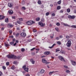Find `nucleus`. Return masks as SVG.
Returning <instances> with one entry per match:
<instances>
[{
	"label": "nucleus",
	"instance_id": "f257e3e1",
	"mask_svg": "<svg viewBox=\"0 0 76 76\" xmlns=\"http://www.w3.org/2000/svg\"><path fill=\"white\" fill-rule=\"evenodd\" d=\"M7 57L9 58H14V59H16V58L20 59V56L17 57L16 56L12 54L7 55Z\"/></svg>",
	"mask_w": 76,
	"mask_h": 76
},
{
	"label": "nucleus",
	"instance_id": "f03ea898",
	"mask_svg": "<svg viewBox=\"0 0 76 76\" xmlns=\"http://www.w3.org/2000/svg\"><path fill=\"white\" fill-rule=\"evenodd\" d=\"M35 22L33 21H29L26 22V24L28 25H32L33 23H35Z\"/></svg>",
	"mask_w": 76,
	"mask_h": 76
},
{
	"label": "nucleus",
	"instance_id": "7ed1b4c3",
	"mask_svg": "<svg viewBox=\"0 0 76 76\" xmlns=\"http://www.w3.org/2000/svg\"><path fill=\"white\" fill-rule=\"evenodd\" d=\"M58 58L60 60H61V61H64V62H66V60H64V58H63V56H58Z\"/></svg>",
	"mask_w": 76,
	"mask_h": 76
},
{
	"label": "nucleus",
	"instance_id": "20e7f679",
	"mask_svg": "<svg viewBox=\"0 0 76 76\" xmlns=\"http://www.w3.org/2000/svg\"><path fill=\"white\" fill-rule=\"evenodd\" d=\"M72 44V43L71 41L70 40H69L68 41L67 43H66V45L67 47H70L71 46V45Z\"/></svg>",
	"mask_w": 76,
	"mask_h": 76
},
{
	"label": "nucleus",
	"instance_id": "39448f33",
	"mask_svg": "<svg viewBox=\"0 0 76 76\" xmlns=\"http://www.w3.org/2000/svg\"><path fill=\"white\" fill-rule=\"evenodd\" d=\"M68 18L69 19H74L76 18V16L75 15L72 16L71 15H69L68 16Z\"/></svg>",
	"mask_w": 76,
	"mask_h": 76
},
{
	"label": "nucleus",
	"instance_id": "423d86ee",
	"mask_svg": "<svg viewBox=\"0 0 76 76\" xmlns=\"http://www.w3.org/2000/svg\"><path fill=\"white\" fill-rule=\"evenodd\" d=\"M38 24L39 25H40L42 27H44V25H45V23H43L42 22H39L38 23Z\"/></svg>",
	"mask_w": 76,
	"mask_h": 76
},
{
	"label": "nucleus",
	"instance_id": "0eeeda50",
	"mask_svg": "<svg viewBox=\"0 0 76 76\" xmlns=\"http://www.w3.org/2000/svg\"><path fill=\"white\" fill-rule=\"evenodd\" d=\"M26 35V33L25 32H22L21 34H20V35L23 37H25Z\"/></svg>",
	"mask_w": 76,
	"mask_h": 76
},
{
	"label": "nucleus",
	"instance_id": "6e6552de",
	"mask_svg": "<svg viewBox=\"0 0 76 76\" xmlns=\"http://www.w3.org/2000/svg\"><path fill=\"white\" fill-rule=\"evenodd\" d=\"M42 61L43 63H46V64L50 63V62H47V60H45V59H42Z\"/></svg>",
	"mask_w": 76,
	"mask_h": 76
},
{
	"label": "nucleus",
	"instance_id": "1a4fd4ad",
	"mask_svg": "<svg viewBox=\"0 0 76 76\" xmlns=\"http://www.w3.org/2000/svg\"><path fill=\"white\" fill-rule=\"evenodd\" d=\"M71 61L72 65H73L74 66H75L76 65V62L75 61L73 60H71Z\"/></svg>",
	"mask_w": 76,
	"mask_h": 76
},
{
	"label": "nucleus",
	"instance_id": "9d476101",
	"mask_svg": "<svg viewBox=\"0 0 76 76\" xmlns=\"http://www.w3.org/2000/svg\"><path fill=\"white\" fill-rule=\"evenodd\" d=\"M44 54L45 55H49V54H51V53L50 51H46L44 52Z\"/></svg>",
	"mask_w": 76,
	"mask_h": 76
},
{
	"label": "nucleus",
	"instance_id": "9b49d317",
	"mask_svg": "<svg viewBox=\"0 0 76 76\" xmlns=\"http://www.w3.org/2000/svg\"><path fill=\"white\" fill-rule=\"evenodd\" d=\"M4 18H5L4 16L1 15H0V20H2V19H3Z\"/></svg>",
	"mask_w": 76,
	"mask_h": 76
},
{
	"label": "nucleus",
	"instance_id": "f8f14e48",
	"mask_svg": "<svg viewBox=\"0 0 76 76\" xmlns=\"http://www.w3.org/2000/svg\"><path fill=\"white\" fill-rule=\"evenodd\" d=\"M31 61V63L33 64H34L35 63V61H34V60L32 59H31L30 60Z\"/></svg>",
	"mask_w": 76,
	"mask_h": 76
},
{
	"label": "nucleus",
	"instance_id": "ddd939ff",
	"mask_svg": "<svg viewBox=\"0 0 76 76\" xmlns=\"http://www.w3.org/2000/svg\"><path fill=\"white\" fill-rule=\"evenodd\" d=\"M56 45V44L54 43L52 45V46L51 47H49V48H50V49H52V48H53V47H54V46H55Z\"/></svg>",
	"mask_w": 76,
	"mask_h": 76
},
{
	"label": "nucleus",
	"instance_id": "4468645a",
	"mask_svg": "<svg viewBox=\"0 0 76 76\" xmlns=\"http://www.w3.org/2000/svg\"><path fill=\"white\" fill-rule=\"evenodd\" d=\"M44 72H45V71H44V69H41L40 72V73L41 74H42V73H44Z\"/></svg>",
	"mask_w": 76,
	"mask_h": 76
},
{
	"label": "nucleus",
	"instance_id": "2eb2a0df",
	"mask_svg": "<svg viewBox=\"0 0 76 76\" xmlns=\"http://www.w3.org/2000/svg\"><path fill=\"white\" fill-rule=\"evenodd\" d=\"M8 13L10 14V15H12V14H13V11L12 10H10L8 11Z\"/></svg>",
	"mask_w": 76,
	"mask_h": 76
},
{
	"label": "nucleus",
	"instance_id": "dca6fc26",
	"mask_svg": "<svg viewBox=\"0 0 76 76\" xmlns=\"http://www.w3.org/2000/svg\"><path fill=\"white\" fill-rule=\"evenodd\" d=\"M53 73H56V71H53L52 72H49V75H52V74H53Z\"/></svg>",
	"mask_w": 76,
	"mask_h": 76
},
{
	"label": "nucleus",
	"instance_id": "f3484780",
	"mask_svg": "<svg viewBox=\"0 0 76 76\" xmlns=\"http://www.w3.org/2000/svg\"><path fill=\"white\" fill-rule=\"evenodd\" d=\"M63 25H64L65 26H70L69 25L65 23H63Z\"/></svg>",
	"mask_w": 76,
	"mask_h": 76
},
{
	"label": "nucleus",
	"instance_id": "a211bd4d",
	"mask_svg": "<svg viewBox=\"0 0 76 76\" xmlns=\"http://www.w3.org/2000/svg\"><path fill=\"white\" fill-rule=\"evenodd\" d=\"M40 20V18H39V17L37 18L36 19V21H37V22L39 21Z\"/></svg>",
	"mask_w": 76,
	"mask_h": 76
},
{
	"label": "nucleus",
	"instance_id": "6ab92c4d",
	"mask_svg": "<svg viewBox=\"0 0 76 76\" xmlns=\"http://www.w3.org/2000/svg\"><path fill=\"white\" fill-rule=\"evenodd\" d=\"M8 6L9 7H12V6H13V5H12V4L10 3H9L8 4Z\"/></svg>",
	"mask_w": 76,
	"mask_h": 76
},
{
	"label": "nucleus",
	"instance_id": "aec40b11",
	"mask_svg": "<svg viewBox=\"0 0 76 76\" xmlns=\"http://www.w3.org/2000/svg\"><path fill=\"white\" fill-rule=\"evenodd\" d=\"M28 68H25V69L24 70L25 71H26V72H28Z\"/></svg>",
	"mask_w": 76,
	"mask_h": 76
},
{
	"label": "nucleus",
	"instance_id": "412c9836",
	"mask_svg": "<svg viewBox=\"0 0 76 76\" xmlns=\"http://www.w3.org/2000/svg\"><path fill=\"white\" fill-rule=\"evenodd\" d=\"M5 22H6V23H8L9 22V18H6L5 20Z\"/></svg>",
	"mask_w": 76,
	"mask_h": 76
},
{
	"label": "nucleus",
	"instance_id": "4be33fe9",
	"mask_svg": "<svg viewBox=\"0 0 76 76\" xmlns=\"http://www.w3.org/2000/svg\"><path fill=\"white\" fill-rule=\"evenodd\" d=\"M11 69H12V70H14V69H15V66H14L13 65L12 67L11 68Z\"/></svg>",
	"mask_w": 76,
	"mask_h": 76
},
{
	"label": "nucleus",
	"instance_id": "5701e85b",
	"mask_svg": "<svg viewBox=\"0 0 76 76\" xmlns=\"http://www.w3.org/2000/svg\"><path fill=\"white\" fill-rule=\"evenodd\" d=\"M67 12L68 13H70V9L69 8L67 9Z\"/></svg>",
	"mask_w": 76,
	"mask_h": 76
},
{
	"label": "nucleus",
	"instance_id": "b1692460",
	"mask_svg": "<svg viewBox=\"0 0 76 76\" xmlns=\"http://www.w3.org/2000/svg\"><path fill=\"white\" fill-rule=\"evenodd\" d=\"M60 51V49L57 48L56 49V52H58L59 51Z\"/></svg>",
	"mask_w": 76,
	"mask_h": 76
},
{
	"label": "nucleus",
	"instance_id": "393cba45",
	"mask_svg": "<svg viewBox=\"0 0 76 76\" xmlns=\"http://www.w3.org/2000/svg\"><path fill=\"white\" fill-rule=\"evenodd\" d=\"M61 9V7H60V6H58L57 7V10H60Z\"/></svg>",
	"mask_w": 76,
	"mask_h": 76
},
{
	"label": "nucleus",
	"instance_id": "a878e982",
	"mask_svg": "<svg viewBox=\"0 0 76 76\" xmlns=\"http://www.w3.org/2000/svg\"><path fill=\"white\" fill-rule=\"evenodd\" d=\"M38 3L39 4H41V1L40 0L38 1Z\"/></svg>",
	"mask_w": 76,
	"mask_h": 76
},
{
	"label": "nucleus",
	"instance_id": "bb28decb",
	"mask_svg": "<svg viewBox=\"0 0 76 76\" xmlns=\"http://www.w3.org/2000/svg\"><path fill=\"white\" fill-rule=\"evenodd\" d=\"M55 29L56 30V31H57L58 32H60V30L58 29V28L57 27H56L55 28Z\"/></svg>",
	"mask_w": 76,
	"mask_h": 76
},
{
	"label": "nucleus",
	"instance_id": "cd10ccee",
	"mask_svg": "<svg viewBox=\"0 0 76 76\" xmlns=\"http://www.w3.org/2000/svg\"><path fill=\"white\" fill-rule=\"evenodd\" d=\"M61 1L60 0L58 2V4H61Z\"/></svg>",
	"mask_w": 76,
	"mask_h": 76
},
{
	"label": "nucleus",
	"instance_id": "c85d7f7f",
	"mask_svg": "<svg viewBox=\"0 0 76 76\" xmlns=\"http://www.w3.org/2000/svg\"><path fill=\"white\" fill-rule=\"evenodd\" d=\"M72 28H76V26L72 25L71 26Z\"/></svg>",
	"mask_w": 76,
	"mask_h": 76
},
{
	"label": "nucleus",
	"instance_id": "c756f323",
	"mask_svg": "<svg viewBox=\"0 0 76 76\" xmlns=\"http://www.w3.org/2000/svg\"><path fill=\"white\" fill-rule=\"evenodd\" d=\"M13 64H18V62H17V61H14L13 62Z\"/></svg>",
	"mask_w": 76,
	"mask_h": 76
},
{
	"label": "nucleus",
	"instance_id": "7c9ffc66",
	"mask_svg": "<svg viewBox=\"0 0 76 76\" xmlns=\"http://www.w3.org/2000/svg\"><path fill=\"white\" fill-rule=\"evenodd\" d=\"M21 9L22 10H25L26 8H25V7H22Z\"/></svg>",
	"mask_w": 76,
	"mask_h": 76
},
{
	"label": "nucleus",
	"instance_id": "2f4dec72",
	"mask_svg": "<svg viewBox=\"0 0 76 76\" xmlns=\"http://www.w3.org/2000/svg\"><path fill=\"white\" fill-rule=\"evenodd\" d=\"M50 38H51L52 39H53V38L54 37V34H53V35H51L50 36Z\"/></svg>",
	"mask_w": 76,
	"mask_h": 76
},
{
	"label": "nucleus",
	"instance_id": "473e14b6",
	"mask_svg": "<svg viewBox=\"0 0 76 76\" xmlns=\"http://www.w3.org/2000/svg\"><path fill=\"white\" fill-rule=\"evenodd\" d=\"M20 21H22L23 20V18H19Z\"/></svg>",
	"mask_w": 76,
	"mask_h": 76
},
{
	"label": "nucleus",
	"instance_id": "72a5a7b5",
	"mask_svg": "<svg viewBox=\"0 0 76 76\" xmlns=\"http://www.w3.org/2000/svg\"><path fill=\"white\" fill-rule=\"evenodd\" d=\"M5 47H8L9 45L8 44L5 43Z\"/></svg>",
	"mask_w": 76,
	"mask_h": 76
},
{
	"label": "nucleus",
	"instance_id": "f704fd0d",
	"mask_svg": "<svg viewBox=\"0 0 76 76\" xmlns=\"http://www.w3.org/2000/svg\"><path fill=\"white\" fill-rule=\"evenodd\" d=\"M8 25H9L11 28H12V27H13V26L11 24H9Z\"/></svg>",
	"mask_w": 76,
	"mask_h": 76
},
{
	"label": "nucleus",
	"instance_id": "c9c22d12",
	"mask_svg": "<svg viewBox=\"0 0 76 76\" xmlns=\"http://www.w3.org/2000/svg\"><path fill=\"white\" fill-rule=\"evenodd\" d=\"M49 14H50V12H48L46 13V15L47 16H48V15H49Z\"/></svg>",
	"mask_w": 76,
	"mask_h": 76
},
{
	"label": "nucleus",
	"instance_id": "e433bc0d",
	"mask_svg": "<svg viewBox=\"0 0 76 76\" xmlns=\"http://www.w3.org/2000/svg\"><path fill=\"white\" fill-rule=\"evenodd\" d=\"M17 22V23H18V24H20V25H21V24H22V22L19 21H18Z\"/></svg>",
	"mask_w": 76,
	"mask_h": 76
},
{
	"label": "nucleus",
	"instance_id": "4c0bfd02",
	"mask_svg": "<svg viewBox=\"0 0 76 76\" xmlns=\"http://www.w3.org/2000/svg\"><path fill=\"white\" fill-rule=\"evenodd\" d=\"M56 15L55 14V13H53L52 14V16H55V15Z\"/></svg>",
	"mask_w": 76,
	"mask_h": 76
},
{
	"label": "nucleus",
	"instance_id": "58836bf2",
	"mask_svg": "<svg viewBox=\"0 0 76 76\" xmlns=\"http://www.w3.org/2000/svg\"><path fill=\"white\" fill-rule=\"evenodd\" d=\"M21 50L22 52H23L25 51V49L22 48L21 49Z\"/></svg>",
	"mask_w": 76,
	"mask_h": 76
},
{
	"label": "nucleus",
	"instance_id": "ea45409f",
	"mask_svg": "<svg viewBox=\"0 0 76 76\" xmlns=\"http://www.w3.org/2000/svg\"><path fill=\"white\" fill-rule=\"evenodd\" d=\"M23 69H24V70L25 69V68H26V65H24L22 67Z\"/></svg>",
	"mask_w": 76,
	"mask_h": 76
},
{
	"label": "nucleus",
	"instance_id": "a19ab883",
	"mask_svg": "<svg viewBox=\"0 0 76 76\" xmlns=\"http://www.w3.org/2000/svg\"><path fill=\"white\" fill-rule=\"evenodd\" d=\"M56 25L57 26H60V24L59 23H56Z\"/></svg>",
	"mask_w": 76,
	"mask_h": 76
},
{
	"label": "nucleus",
	"instance_id": "79ce46f5",
	"mask_svg": "<svg viewBox=\"0 0 76 76\" xmlns=\"http://www.w3.org/2000/svg\"><path fill=\"white\" fill-rule=\"evenodd\" d=\"M57 44H58V45H60V44H61V42H58Z\"/></svg>",
	"mask_w": 76,
	"mask_h": 76
},
{
	"label": "nucleus",
	"instance_id": "37998d69",
	"mask_svg": "<svg viewBox=\"0 0 76 76\" xmlns=\"http://www.w3.org/2000/svg\"><path fill=\"white\" fill-rule=\"evenodd\" d=\"M2 69L4 70H5V69H6V68L5 66H2Z\"/></svg>",
	"mask_w": 76,
	"mask_h": 76
},
{
	"label": "nucleus",
	"instance_id": "c03bdc74",
	"mask_svg": "<svg viewBox=\"0 0 76 76\" xmlns=\"http://www.w3.org/2000/svg\"><path fill=\"white\" fill-rule=\"evenodd\" d=\"M19 35V33H17L15 35V37H18Z\"/></svg>",
	"mask_w": 76,
	"mask_h": 76
},
{
	"label": "nucleus",
	"instance_id": "a18cd8bd",
	"mask_svg": "<svg viewBox=\"0 0 76 76\" xmlns=\"http://www.w3.org/2000/svg\"><path fill=\"white\" fill-rule=\"evenodd\" d=\"M33 31L34 32H37V30H36L35 29H33Z\"/></svg>",
	"mask_w": 76,
	"mask_h": 76
},
{
	"label": "nucleus",
	"instance_id": "49530a36",
	"mask_svg": "<svg viewBox=\"0 0 76 76\" xmlns=\"http://www.w3.org/2000/svg\"><path fill=\"white\" fill-rule=\"evenodd\" d=\"M56 40H58V39H60V38H59V37H57L56 38Z\"/></svg>",
	"mask_w": 76,
	"mask_h": 76
},
{
	"label": "nucleus",
	"instance_id": "de8ad7c7",
	"mask_svg": "<svg viewBox=\"0 0 76 76\" xmlns=\"http://www.w3.org/2000/svg\"><path fill=\"white\" fill-rule=\"evenodd\" d=\"M66 72L67 73H70V71H69V70H66Z\"/></svg>",
	"mask_w": 76,
	"mask_h": 76
},
{
	"label": "nucleus",
	"instance_id": "09e8293b",
	"mask_svg": "<svg viewBox=\"0 0 76 76\" xmlns=\"http://www.w3.org/2000/svg\"><path fill=\"white\" fill-rule=\"evenodd\" d=\"M35 48H32V49H31V51H34V50H35Z\"/></svg>",
	"mask_w": 76,
	"mask_h": 76
},
{
	"label": "nucleus",
	"instance_id": "8fccbe9b",
	"mask_svg": "<svg viewBox=\"0 0 76 76\" xmlns=\"http://www.w3.org/2000/svg\"><path fill=\"white\" fill-rule=\"evenodd\" d=\"M6 65H7V66H9V62H7L6 63Z\"/></svg>",
	"mask_w": 76,
	"mask_h": 76
},
{
	"label": "nucleus",
	"instance_id": "3c124183",
	"mask_svg": "<svg viewBox=\"0 0 76 76\" xmlns=\"http://www.w3.org/2000/svg\"><path fill=\"white\" fill-rule=\"evenodd\" d=\"M41 21H42V22H44V18H42L41 20Z\"/></svg>",
	"mask_w": 76,
	"mask_h": 76
},
{
	"label": "nucleus",
	"instance_id": "603ef678",
	"mask_svg": "<svg viewBox=\"0 0 76 76\" xmlns=\"http://www.w3.org/2000/svg\"><path fill=\"white\" fill-rule=\"evenodd\" d=\"M13 44H14V42H11L10 43V44L11 45H13Z\"/></svg>",
	"mask_w": 76,
	"mask_h": 76
},
{
	"label": "nucleus",
	"instance_id": "864d4df0",
	"mask_svg": "<svg viewBox=\"0 0 76 76\" xmlns=\"http://www.w3.org/2000/svg\"><path fill=\"white\" fill-rule=\"evenodd\" d=\"M2 74L3 73L1 71H0V76H2Z\"/></svg>",
	"mask_w": 76,
	"mask_h": 76
},
{
	"label": "nucleus",
	"instance_id": "5fc2aeb1",
	"mask_svg": "<svg viewBox=\"0 0 76 76\" xmlns=\"http://www.w3.org/2000/svg\"><path fill=\"white\" fill-rule=\"evenodd\" d=\"M25 4V2L23 1H22V5H24Z\"/></svg>",
	"mask_w": 76,
	"mask_h": 76
},
{
	"label": "nucleus",
	"instance_id": "6e6d98bb",
	"mask_svg": "<svg viewBox=\"0 0 76 76\" xmlns=\"http://www.w3.org/2000/svg\"><path fill=\"white\" fill-rule=\"evenodd\" d=\"M13 37H14L12 35L9 37V38H13Z\"/></svg>",
	"mask_w": 76,
	"mask_h": 76
},
{
	"label": "nucleus",
	"instance_id": "4d7b16f0",
	"mask_svg": "<svg viewBox=\"0 0 76 76\" xmlns=\"http://www.w3.org/2000/svg\"><path fill=\"white\" fill-rule=\"evenodd\" d=\"M66 38L67 39H69L70 38V37L68 36H66Z\"/></svg>",
	"mask_w": 76,
	"mask_h": 76
},
{
	"label": "nucleus",
	"instance_id": "13d9d810",
	"mask_svg": "<svg viewBox=\"0 0 76 76\" xmlns=\"http://www.w3.org/2000/svg\"><path fill=\"white\" fill-rule=\"evenodd\" d=\"M12 18L13 19H15V16H12Z\"/></svg>",
	"mask_w": 76,
	"mask_h": 76
},
{
	"label": "nucleus",
	"instance_id": "bf43d9fd",
	"mask_svg": "<svg viewBox=\"0 0 76 76\" xmlns=\"http://www.w3.org/2000/svg\"><path fill=\"white\" fill-rule=\"evenodd\" d=\"M60 52H61V53H62V54H64V51H63V50H61Z\"/></svg>",
	"mask_w": 76,
	"mask_h": 76
},
{
	"label": "nucleus",
	"instance_id": "052dcab7",
	"mask_svg": "<svg viewBox=\"0 0 76 76\" xmlns=\"http://www.w3.org/2000/svg\"><path fill=\"white\" fill-rule=\"evenodd\" d=\"M1 26H4V24L3 23H1Z\"/></svg>",
	"mask_w": 76,
	"mask_h": 76
},
{
	"label": "nucleus",
	"instance_id": "680f3d73",
	"mask_svg": "<svg viewBox=\"0 0 76 76\" xmlns=\"http://www.w3.org/2000/svg\"><path fill=\"white\" fill-rule=\"evenodd\" d=\"M12 41H13V42H15V41H16V39H15L14 38V39H12Z\"/></svg>",
	"mask_w": 76,
	"mask_h": 76
},
{
	"label": "nucleus",
	"instance_id": "e2e57ef3",
	"mask_svg": "<svg viewBox=\"0 0 76 76\" xmlns=\"http://www.w3.org/2000/svg\"><path fill=\"white\" fill-rule=\"evenodd\" d=\"M9 33L10 34H12V30L10 31Z\"/></svg>",
	"mask_w": 76,
	"mask_h": 76
},
{
	"label": "nucleus",
	"instance_id": "0e129e2a",
	"mask_svg": "<svg viewBox=\"0 0 76 76\" xmlns=\"http://www.w3.org/2000/svg\"><path fill=\"white\" fill-rule=\"evenodd\" d=\"M59 37L60 38H63V36H62V35H60Z\"/></svg>",
	"mask_w": 76,
	"mask_h": 76
},
{
	"label": "nucleus",
	"instance_id": "69168bd1",
	"mask_svg": "<svg viewBox=\"0 0 76 76\" xmlns=\"http://www.w3.org/2000/svg\"><path fill=\"white\" fill-rule=\"evenodd\" d=\"M17 30H18V31L20 30V29L19 28V27H17Z\"/></svg>",
	"mask_w": 76,
	"mask_h": 76
},
{
	"label": "nucleus",
	"instance_id": "338daca9",
	"mask_svg": "<svg viewBox=\"0 0 76 76\" xmlns=\"http://www.w3.org/2000/svg\"><path fill=\"white\" fill-rule=\"evenodd\" d=\"M26 76H29V74H28L26 75Z\"/></svg>",
	"mask_w": 76,
	"mask_h": 76
},
{
	"label": "nucleus",
	"instance_id": "774afa93",
	"mask_svg": "<svg viewBox=\"0 0 76 76\" xmlns=\"http://www.w3.org/2000/svg\"><path fill=\"white\" fill-rule=\"evenodd\" d=\"M74 13H76V10H75L74 11Z\"/></svg>",
	"mask_w": 76,
	"mask_h": 76
}]
</instances>
